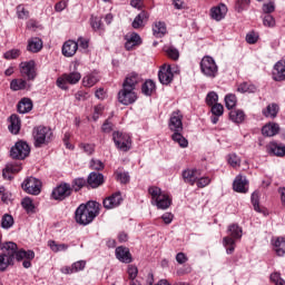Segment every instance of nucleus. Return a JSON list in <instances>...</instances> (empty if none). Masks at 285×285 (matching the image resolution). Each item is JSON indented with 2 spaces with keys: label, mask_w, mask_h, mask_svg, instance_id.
<instances>
[{
  "label": "nucleus",
  "mask_w": 285,
  "mask_h": 285,
  "mask_svg": "<svg viewBox=\"0 0 285 285\" xmlns=\"http://www.w3.org/2000/svg\"><path fill=\"white\" fill-rule=\"evenodd\" d=\"M3 248L6 252L0 255V271L3 272L12 262H14V257L18 262H21V259H35V252L32 250H17V244L16 243H6Z\"/></svg>",
  "instance_id": "1"
},
{
  "label": "nucleus",
  "mask_w": 285,
  "mask_h": 285,
  "mask_svg": "<svg viewBox=\"0 0 285 285\" xmlns=\"http://www.w3.org/2000/svg\"><path fill=\"white\" fill-rule=\"evenodd\" d=\"M101 205L97 202H88L86 205H80L76 209V222L80 224V226H88V224H92L95 217L99 215V207Z\"/></svg>",
  "instance_id": "2"
},
{
  "label": "nucleus",
  "mask_w": 285,
  "mask_h": 285,
  "mask_svg": "<svg viewBox=\"0 0 285 285\" xmlns=\"http://www.w3.org/2000/svg\"><path fill=\"white\" fill-rule=\"evenodd\" d=\"M148 193L151 197L153 206H156L159 210H166L170 208V204H173V200L170 199V196H168V194L161 191V188L151 186L148 188Z\"/></svg>",
  "instance_id": "3"
},
{
  "label": "nucleus",
  "mask_w": 285,
  "mask_h": 285,
  "mask_svg": "<svg viewBox=\"0 0 285 285\" xmlns=\"http://www.w3.org/2000/svg\"><path fill=\"white\" fill-rule=\"evenodd\" d=\"M53 137L52 129L49 127L38 126L33 128V146L36 148L48 146Z\"/></svg>",
  "instance_id": "4"
},
{
  "label": "nucleus",
  "mask_w": 285,
  "mask_h": 285,
  "mask_svg": "<svg viewBox=\"0 0 285 285\" xmlns=\"http://www.w3.org/2000/svg\"><path fill=\"white\" fill-rule=\"evenodd\" d=\"M200 71L205 77L209 79H215L219 72V68L217 67V62L210 56H205L200 61Z\"/></svg>",
  "instance_id": "5"
},
{
  "label": "nucleus",
  "mask_w": 285,
  "mask_h": 285,
  "mask_svg": "<svg viewBox=\"0 0 285 285\" xmlns=\"http://www.w3.org/2000/svg\"><path fill=\"white\" fill-rule=\"evenodd\" d=\"M79 81H81V73L79 71H72L60 76L56 81V86L61 90H68V83L75 86L76 83H79Z\"/></svg>",
  "instance_id": "6"
},
{
  "label": "nucleus",
  "mask_w": 285,
  "mask_h": 285,
  "mask_svg": "<svg viewBox=\"0 0 285 285\" xmlns=\"http://www.w3.org/2000/svg\"><path fill=\"white\" fill-rule=\"evenodd\" d=\"M112 139L117 148H119V150H122V153H128V150H130V147L132 146V140L130 139V135L128 134L115 131L112 134Z\"/></svg>",
  "instance_id": "7"
},
{
  "label": "nucleus",
  "mask_w": 285,
  "mask_h": 285,
  "mask_svg": "<svg viewBox=\"0 0 285 285\" xmlns=\"http://www.w3.org/2000/svg\"><path fill=\"white\" fill-rule=\"evenodd\" d=\"M10 155L12 159H26V157L30 155V145L23 140H20L11 148Z\"/></svg>",
  "instance_id": "8"
},
{
  "label": "nucleus",
  "mask_w": 285,
  "mask_h": 285,
  "mask_svg": "<svg viewBox=\"0 0 285 285\" xmlns=\"http://www.w3.org/2000/svg\"><path fill=\"white\" fill-rule=\"evenodd\" d=\"M21 186L24 193H28V195H39L41 193V180L35 177L24 179Z\"/></svg>",
  "instance_id": "9"
},
{
  "label": "nucleus",
  "mask_w": 285,
  "mask_h": 285,
  "mask_svg": "<svg viewBox=\"0 0 285 285\" xmlns=\"http://www.w3.org/2000/svg\"><path fill=\"white\" fill-rule=\"evenodd\" d=\"M184 115L181 111H174L170 116L168 128L171 132H184Z\"/></svg>",
  "instance_id": "10"
},
{
  "label": "nucleus",
  "mask_w": 285,
  "mask_h": 285,
  "mask_svg": "<svg viewBox=\"0 0 285 285\" xmlns=\"http://www.w3.org/2000/svg\"><path fill=\"white\" fill-rule=\"evenodd\" d=\"M72 195V187L68 183L60 184L57 186L51 194V197L58 202H63L67 197Z\"/></svg>",
  "instance_id": "11"
},
{
  "label": "nucleus",
  "mask_w": 285,
  "mask_h": 285,
  "mask_svg": "<svg viewBox=\"0 0 285 285\" xmlns=\"http://www.w3.org/2000/svg\"><path fill=\"white\" fill-rule=\"evenodd\" d=\"M118 101L119 104H122V106H130V104H135L137 101V94L135 92V89L122 87L118 92Z\"/></svg>",
  "instance_id": "12"
},
{
  "label": "nucleus",
  "mask_w": 285,
  "mask_h": 285,
  "mask_svg": "<svg viewBox=\"0 0 285 285\" xmlns=\"http://www.w3.org/2000/svg\"><path fill=\"white\" fill-rule=\"evenodd\" d=\"M20 72L22 77H27L29 81H35V78L37 77V70L35 69L33 60L21 62Z\"/></svg>",
  "instance_id": "13"
},
{
  "label": "nucleus",
  "mask_w": 285,
  "mask_h": 285,
  "mask_svg": "<svg viewBox=\"0 0 285 285\" xmlns=\"http://www.w3.org/2000/svg\"><path fill=\"white\" fill-rule=\"evenodd\" d=\"M121 202H124V198L121 197V193L117 191L114 193L111 196H108L104 199L102 206L107 210H112V208H117V206H121Z\"/></svg>",
  "instance_id": "14"
},
{
  "label": "nucleus",
  "mask_w": 285,
  "mask_h": 285,
  "mask_svg": "<svg viewBox=\"0 0 285 285\" xmlns=\"http://www.w3.org/2000/svg\"><path fill=\"white\" fill-rule=\"evenodd\" d=\"M175 75H173V69L170 66L166 67L163 66L160 70L158 71V79L163 86H168L173 82Z\"/></svg>",
  "instance_id": "15"
},
{
  "label": "nucleus",
  "mask_w": 285,
  "mask_h": 285,
  "mask_svg": "<svg viewBox=\"0 0 285 285\" xmlns=\"http://www.w3.org/2000/svg\"><path fill=\"white\" fill-rule=\"evenodd\" d=\"M227 13L228 7H226L224 3H220L210 9V17L214 19V21H222V19H225Z\"/></svg>",
  "instance_id": "16"
},
{
  "label": "nucleus",
  "mask_w": 285,
  "mask_h": 285,
  "mask_svg": "<svg viewBox=\"0 0 285 285\" xmlns=\"http://www.w3.org/2000/svg\"><path fill=\"white\" fill-rule=\"evenodd\" d=\"M116 259L122 262V264H130V262H132V255L130 254V249L125 246L117 247Z\"/></svg>",
  "instance_id": "17"
},
{
  "label": "nucleus",
  "mask_w": 285,
  "mask_h": 285,
  "mask_svg": "<svg viewBox=\"0 0 285 285\" xmlns=\"http://www.w3.org/2000/svg\"><path fill=\"white\" fill-rule=\"evenodd\" d=\"M274 81H285V61L279 60L274 65L273 69Z\"/></svg>",
  "instance_id": "18"
},
{
  "label": "nucleus",
  "mask_w": 285,
  "mask_h": 285,
  "mask_svg": "<svg viewBox=\"0 0 285 285\" xmlns=\"http://www.w3.org/2000/svg\"><path fill=\"white\" fill-rule=\"evenodd\" d=\"M77 50H79V43L73 40H68L62 46V55L65 57H75Z\"/></svg>",
  "instance_id": "19"
},
{
  "label": "nucleus",
  "mask_w": 285,
  "mask_h": 285,
  "mask_svg": "<svg viewBox=\"0 0 285 285\" xmlns=\"http://www.w3.org/2000/svg\"><path fill=\"white\" fill-rule=\"evenodd\" d=\"M148 19H150V14L147 11H141L132 21L131 27L135 30H139V28H144L148 23Z\"/></svg>",
  "instance_id": "20"
},
{
  "label": "nucleus",
  "mask_w": 285,
  "mask_h": 285,
  "mask_svg": "<svg viewBox=\"0 0 285 285\" xmlns=\"http://www.w3.org/2000/svg\"><path fill=\"white\" fill-rule=\"evenodd\" d=\"M87 184L90 186V188H99V186L104 184V174L95 171L90 173L87 179Z\"/></svg>",
  "instance_id": "21"
},
{
  "label": "nucleus",
  "mask_w": 285,
  "mask_h": 285,
  "mask_svg": "<svg viewBox=\"0 0 285 285\" xmlns=\"http://www.w3.org/2000/svg\"><path fill=\"white\" fill-rule=\"evenodd\" d=\"M83 268H86V261H78L71 266L62 267L61 273H63V275H72V273H79V271H83Z\"/></svg>",
  "instance_id": "22"
},
{
  "label": "nucleus",
  "mask_w": 285,
  "mask_h": 285,
  "mask_svg": "<svg viewBox=\"0 0 285 285\" xmlns=\"http://www.w3.org/2000/svg\"><path fill=\"white\" fill-rule=\"evenodd\" d=\"M137 83H139V73L131 72L126 77L122 83V88L135 90V88H137Z\"/></svg>",
  "instance_id": "23"
},
{
  "label": "nucleus",
  "mask_w": 285,
  "mask_h": 285,
  "mask_svg": "<svg viewBox=\"0 0 285 285\" xmlns=\"http://www.w3.org/2000/svg\"><path fill=\"white\" fill-rule=\"evenodd\" d=\"M8 128L12 135H19V130H21V119H19V116L14 114L10 116Z\"/></svg>",
  "instance_id": "24"
},
{
  "label": "nucleus",
  "mask_w": 285,
  "mask_h": 285,
  "mask_svg": "<svg viewBox=\"0 0 285 285\" xmlns=\"http://www.w3.org/2000/svg\"><path fill=\"white\" fill-rule=\"evenodd\" d=\"M264 137H275L279 132V125L276 122H269L262 128Z\"/></svg>",
  "instance_id": "25"
},
{
  "label": "nucleus",
  "mask_w": 285,
  "mask_h": 285,
  "mask_svg": "<svg viewBox=\"0 0 285 285\" xmlns=\"http://www.w3.org/2000/svg\"><path fill=\"white\" fill-rule=\"evenodd\" d=\"M183 179L185 184L195 186V184H197V169H185L183 171Z\"/></svg>",
  "instance_id": "26"
},
{
  "label": "nucleus",
  "mask_w": 285,
  "mask_h": 285,
  "mask_svg": "<svg viewBox=\"0 0 285 285\" xmlns=\"http://www.w3.org/2000/svg\"><path fill=\"white\" fill-rule=\"evenodd\" d=\"M47 245L52 253H66V250L70 248V245L66 243H57V240H48Z\"/></svg>",
  "instance_id": "27"
},
{
  "label": "nucleus",
  "mask_w": 285,
  "mask_h": 285,
  "mask_svg": "<svg viewBox=\"0 0 285 285\" xmlns=\"http://www.w3.org/2000/svg\"><path fill=\"white\" fill-rule=\"evenodd\" d=\"M21 170V166L19 165H14V164H8L6 166V168L2 170V177L4 179H12V175H14V173H19Z\"/></svg>",
  "instance_id": "28"
},
{
  "label": "nucleus",
  "mask_w": 285,
  "mask_h": 285,
  "mask_svg": "<svg viewBox=\"0 0 285 285\" xmlns=\"http://www.w3.org/2000/svg\"><path fill=\"white\" fill-rule=\"evenodd\" d=\"M268 151L271 155H275L276 157H284L285 146L283 144L271 142L268 146Z\"/></svg>",
  "instance_id": "29"
},
{
  "label": "nucleus",
  "mask_w": 285,
  "mask_h": 285,
  "mask_svg": "<svg viewBox=\"0 0 285 285\" xmlns=\"http://www.w3.org/2000/svg\"><path fill=\"white\" fill-rule=\"evenodd\" d=\"M32 110V100L30 98H22L18 104V112L26 115Z\"/></svg>",
  "instance_id": "30"
},
{
  "label": "nucleus",
  "mask_w": 285,
  "mask_h": 285,
  "mask_svg": "<svg viewBox=\"0 0 285 285\" xmlns=\"http://www.w3.org/2000/svg\"><path fill=\"white\" fill-rule=\"evenodd\" d=\"M153 32L154 37H157V39H161V37H165L167 29H166V22H155L153 26Z\"/></svg>",
  "instance_id": "31"
},
{
  "label": "nucleus",
  "mask_w": 285,
  "mask_h": 285,
  "mask_svg": "<svg viewBox=\"0 0 285 285\" xmlns=\"http://www.w3.org/2000/svg\"><path fill=\"white\" fill-rule=\"evenodd\" d=\"M233 188L235 193H247L248 189L246 188V178L237 176L234 180Z\"/></svg>",
  "instance_id": "32"
},
{
  "label": "nucleus",
  "mask_w": 285,
  "mask_h": 285,
  "mask_svg": "<svg viewBox=\"0 0 285 285\" xmlns=\"http://www.w3.org/2000/svg\"><path fill=\"white\" fill-rule=\"evenodd\" d=\"M97 83H99V76L96 73H88L82 78V86L85 88H92Z\"/></svg>",
  "instance_id": "33"
},
{
  "label": "nucleus",
  "mask_w": 285,
  "mask_h": 285,
  "mask_svg": "<svg viewBox=\"0 0 285 285\" xmlns=\"http://www.w3.org/2000/svg\"><path fill=\"white\" fill-rule=\"evenodd\" d=\"M41 48H43V41H41V39L32 38L28 41L27 49L29 50V52H39Z\"/></svg>",
  "instance_id": "34"
},
{
  "label": "nucleus",
  "mask_w": 285,
  "mask_h": 285,
  "mask_svg": "<svg viewBox=\"0 0 285 285\" xmlns=\"http://www.w3.org/2000/svg\"><path fill=\"white\" fill-rule=\"evenodd\" d=\"M277 112H279V106L277 104L268 105L265 109H263L264 117L275 119L277 117Z\"/></svg>",
  "instance_id": "35"
},
{
  "label": "nucleus",
  "mask_w": 285,
  "mask_h": 285,
  "mask_svg": "<svg viewBox=\"0 0 285 285\" xmlns=\"http://www.w3.org/2000/svg\"><path fill=\"white\" fill-rule=\"evenodd\" d=\"M274 250L278 257H284L285 255V238L284 237H278L274 242Z\"/></svg>",
  "instance_id": "36"
},
{
  "label": "nucleus",
  "mask_w": 285,
  "mask_h": 285,
  "mask_svg": "<svg viewBox=\"0 0 285 285\" xmlns=\"http://www.w3.org/2000/svg\"><path fill=\"white\" fill-rule=\"evenodd\" d=\"M229 119L234 124H242L246 119V114L243 110L235 109L229 112Z\"/></svg>",
  "instance_id": "37"
},
{
  "label": "nucleus",
  "mask_w": 285,
  "mask_h": 285,
  "mask_svg": "<svg viewBox=\"0 0 285 285\" xmlns=\"http://www.w3.org/2000/svg\"><path fill=\"white\" fill-rule=\"evenodd\" d=\"M235 239L230 236H226L223 238V246L226 248L227 255H233L235 253Z\"/></svg>",
  "instance_id": "38"
},
{
  "label": "nucleus",
  "mask_w": 285,
  "mask_h": 285,
  "mask_svg": "<svg viewBox=\"0 0 285 285\" xmlns=\"http://www.w3.org/2000/svg\"><path fill=\"white\" fill-rule=\"evenodd\" d=\"M171 139L175 141V144L179 145L180 148H188V139L181 135V131L174 132L171 135Z\"/></svg>",
  "instance_id": "39"
},
{
  "label": "nucleus",
  "mask_w": 285,
  "mask_h": 285,
  "mask_svg": "<svg viewBox=\"0 0 285 285\" xmlns=\"http://www.w3.org/2000/svg\"><path fill=\"white\" fill-rule=\"evenodd\" d=\"M228 234L233 239H242V227L237 224H232L228 226Z\"/></svg>",
  "instance_id": "40"
},
{
  "label": "nucleus",
  "mask_w": 285,
  "mask_h": 285,
  "mask_svg": "<svg viewBox=\"0 0 285 285\" xmlns=\"http://www.w3.org/2000/svg\"><path fill=\"white\" fill-rule=\"evenodd\" d=\"M90 24L96 32H100V35L104 32V22H101V18L91 16Z\"/></svg>",
  "instance_id": "41"
},
{
  "label": "nucleus",
  "mask_w": 285,
  "mask_h": 285,
  "mask_svg": "<svg viewBox=\"0 0 285 285\" xmlns=\"http://www.w3.org/2000/svg\"><path fill=\"white\" fill-rule=\"evenodd\" d=\"M12 226H14V218L10 214H4L1 218V228L8 230L9 228H12Z\"/></svg>",
  "instance_id": "42"
},
{
  "label": "nucleus",
  "mask_w": 285,
  "mask_h": 285,
  "mask_svg": "<svg viewBox=\"0 0 285 285\" xmlns=\"http://www.w3.org/2000/svg\"><path fill=\"white\" fill-rule=\"evenodd\" d=\"M237 91L242 94H245V92L253 94V92H257V87L249 82H243L238 86Z\"/></svg>",
  "instance_id": "43"
},
{
  "label": "nucleus",
  "mask_w": 285,
  "mask_h": 285,
  "mask_svg": "<svg viewBox=\"0 0 285 285\" xmlns=\"http://www.w3.org/2000/svg\"><path fill=\"white\" fill-rule=\"evenodd\" d=\"M155 82L153 80H147L144 82L141 90H142V95H146L147 97H150V95H153V92H155Z\"/></svg>",
  "instance_id": "44"
},
{
  "label": "nucleus",
  "mask_w": 285,
  "mask_h": 285,
  "mask_svg": "<svg viewBox=\"0 0 285 285\" xmlns=\"http://www.w3.org/2000/svg\"><path fill=\"white\" fill-rule=\"evenodd\" d=\"M27 87H28V82L23 79H14L10 83L11 90H14V91L26 90Z\"/></svg>",
  "instance_id": "45"
},
{
  "label": "nucleus",
  "mask_w": 285,
  "mask_h": 285,
  "mask_svg": "<svg viewBox=\"0 0 285 285\" xmlns=\"http://www.w3.org/2000/svg\"><path fill=\"white\" fill-rule=\"evenodd\" d=\"M225 106L227 110H233L237 106V96L235 94L225 96Z\"/></svg>",
  "instance_id": "46"
},
{
  "label": "nucleus",
  "mask_w": 285,
  "mask_h": 285,
  "mask_svg": "<svg viewBox=\"0 0 285 285\" xmlns=\"http://www.w3.org/2000/svg\"><path fill=\"white\" fill-rule=\"evenodd\" d=\"M88 184V181L83 178H76L72 181V187L71 190H75L76 193H79V190H81V188H83V186H86Z\"/></svg>",
  "instance_id": "47"
},
{
  "label": "nucleus",
  "mask_w": 285,
  "mask_h": 285,
  "mask_svg": "<svg viewBox=\"0 0 285 285\" xmlns=\"http://www.w3.org/2000/svg\"><path fill=\"white\" fill-rule=\"evenodd\" d=\"M228 164L232 168H239L242 166V159L238 158L237 154H230L228 156Z\"/></svg>",
  "instance_id": "48"
},
{
  "label": "nucleus",
  "mask_w": 285,
  "mask_h": 285,
  "mask_svg": "<svg viewBox=\"0 0 285 285\" xmlns=\"http://www.w3.org/2000/svg\"><path fill=\"white\" fill-rule=\"evenodd\" d=\"M21 204L27 213H35V203L29 197L23 198Z\"/></svg>",
  "instance_id": "49"
},
{
  "label": "nucleus",
  "mask_w": 285,
  "mask_h": 285,
  "mask_svg": "<svg viewBox=\"0 0 285 285\" xmlns=\"http://www.w3.org/2000/svg\"><path fill=\"white\" fill-rule=\"evenodd\" d=\"M218 99H219V96L217 95V92L212 91V92L207 94L206 104H207V106H215V104H217Z\"/></svg>",
  "instance_id": "50"
},
{
  "label": "nucleus",
  "mask_w": 285,
  "mask_h": 285,
  "mask_svg": "<svg viewBox=\"0 0 285 285\" xmlns=\"http://www.w3.org/2000/svg\"><path fill=\"white\" fill-rule=\"evenodd\" d=\"M252 204H253L254 210H256V213H262V208L259 207V193L258 191H254L252 194Z\"/></svg>",
  "instance_id": "51"
},
{
  "label": "nucleus",
  "mask_w": 285,
  "mask_h": 285,
  "mask_svg": "<svg viewBox=\"0 0 285 285\" xmlns=\"http://www.w3.org/2000/svg\"><path fill=\"white\" fill-rule=\"evenodd\" d=\"M248 6H250V0H237L235 10L238 12H244Z\"/></svg>",
  "instance_id": "52"
},
{
  "label": "nucleus",
  "mask_w": 285,
  "mask_h": 285,
  "mask_svg": "<svg viewBox=\"0 0 285 285\" xmlns=\"http://www.w3.org/2000/svg\"><path fill=\"white\" fill-rule=\"evenodd\" d=\"M212 115L215 117H222V115H224V105L217 102L212 105Z\"/></svg>",
  "instance_id": "53"
},
{
  "label": "nucleus",
  "mask_w": 285,
  "mask_h": 285,
  "mask_svg": "<svg viewBox=\"0 0 285 285\" xmlns=\"http://www.w3.org/2000/svg\"><path fill=\"white\" fill-rule=\"evenodd\" d=\"M116 179L117 181H120V184H128V181H130V175L126 171H117Z\"/></svg>",
  "instance_id": "54"
},
{
  "label": "nucleus",
  "mask_w": 285,
  "mask_h": 285,
  "mask_svg": "<svg viewBox=\"0 0 285 285\" xmlns=\"http://www.w3.org/2000/svg\"><path fill=\"white\" fill-rule=\"evenodd\" d=\"M263 24L265 28H275V18L271 14H265L263 17Z\"/></svg>",
  "instance_id": "55"
},
{
  "label": "nucleus",
  "mask_w": 285,
  "mask_h": 285,
  "mask_svg": "<svg viewBox=\"0 0 285 285\" xmlns=\"http://www.w3.org/2000/svg\"><path fill=\"white\" fill-rule=\"evenodd\" d=\"M17 14L18 19H28V17H30V12L26 10V7H23V4H19L17 7Z\"/></svg>",
  "instance_id": "56"
},
{
  "label": "nucleus",
  "mask_w": 285,
  "mask_h": 285,
  "mask_svg": "<svg viewBox=\"0 0 285 285\" xmlns=\"http://www.w3.org/2000/svg\"><path fill=\"white\" fill-rule=\"evenodd\" d=\"M166 52L169 59H173L174 61H177V59H179V50H177V48L169 47L166 49Z\"/></svg>",
  "instance_id": "57"
},
{
  "label": "nucleus",
  "mask_w": 285,
  "mask_h": 285,
  "mask_svg": "<svg viewBox=\"0 0 285 285\" xmlns=\"http://www.w3.org/2000/svg\"><path fill=\"white\" fill-rule=\"evenodd\" d=\"M105 166L104 163L99 159H91L90 160V169L91 170H104Z\"/></svg>",
  "instance_id": "58"
},
{
  "label": "nucleus",
  "mask_w": 285,
  "mask_h": 285,
  "mask_svg": "<svg viewBox=\"0 0 285 285\" xmlns=\"http://www.w3.org/2000/svg\"><path fill=\"white\" fill-rule=\"evenodd\" d=\"M196 185L198 188H206V186L210 185V178L208 176L197 178Z\"/></svg>",
  "instance_id": "59"
},
{
  "label": "nucleus",
  "mask_w": 285,
  "mask_h": 285,
  "mask_svg": "<svg viewBox=\"0 0 285 285\" xmlns=\"http://www.w3.org/2000/svg\"><path fill=\"white\" fill-rule=\"evenodd\" d=\"M263 12L264 14H271L275 12V2L271 1L263 4Z\"/></svg>",
  "instance_id": "60"
},
{
  "label": "nucleus",
  "mask_w": 285,
  "mask_h": 285,
  "mask_svg": "<svg viewBox=\"0 0 285 285\" xmlns=\"http://www.w3.org/2000/svg\"><path fill=\"white\" fill-rule=\"evenodd\" d=\"M115 128V125H112V121H110V119H107L101 127V130L106 134L112 132Z\"/></svg>",
  "instance_id": "61"
},
{
  "label": "nucleus",
  "mask_w": 285,
  "mask_h": 285,
  "mask_svg": "<svg viewBox=\"0 0 285 285\" xmlns=\"http://www.w3.org/2000/svg\"><path fill=\"white\" fill-rule=\"evenodd\" d=\"M127 273H128L129 279H136V277L139 273V269H137V266H135V265H129Z\"/></svg>",
  "instance_id": "62"
},
{
  "label": "nucleus",
  "mask_w": 285,
  "mask_h": 285,
  "mask_svg": "<svg viewBox=\"0 0 285 285\" xmlns=\"http://www.w3.org/2000/svg\"><path fill=\"white\" fill-rule=\"evenodd\" d=\"M259 39V35H257L255 31H250L249 33L246 35V41L247 43H255L256 41H258Z\"/></svg>",
  "instance_id": "63"
},
{
  "label": "nucleus",
  "mask_w": 285,
  "mask_h": 285,
  "mask_svg": "<svg viewBox=\"0 0 285 285\" xmlns=\"http://www.w3.org/2000/svg\"><path fill=\"white\" fill-rule=\"evenodd\" d=\"M19 55H21V51H19L18 49H12L4 53V59H17Z\"/></svg>",
  "instance_id": "64"
}]
</instances>
